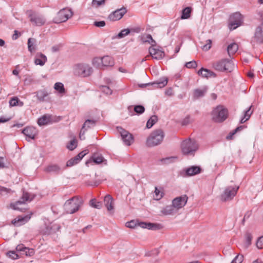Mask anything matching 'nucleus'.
<instances>
[{
	"instance_id": "nucleus-2",
	"label": "nucleus",
	"mask_w": 263,
	"mask_h": 263,
	"mask_svg": "<svg viewBox=\"0 0 263 263\" xmlns=\"http://www.w3.org/2000/svg\"><path fill=\"white\" fill-rule=\"evenodd\" d=\"M213 68L219 71L231 72L235 68V64L231 60L223 59L214 62L212 64Z\"/></svg>"
},
{
	"instance_id": "nucleus-61",
	"label": "nucleus",
	"mask_w": 263,
	"mask_h": 263,
	"mask_svg": "<svg viewBox=\"0 0 263 263\" xmlns=\"http://www.w3.org/2000/svg\"><path fill=\"white\" fill-rule=\"evenodd\" d=\"M192 122V120L191 119V117L190 116H187L183 120L182 124L186 125L191 123Z\"/></svg>"
},
{
	"instance_id": "nucleus-43",
	"label": "nucleus",
	"mask_w": 263,
	"mask_h": 263,
	"mask_svg": "<svg viewBox=\"0 0 263 263\" xmlns=\"http://www.w3.org/2000/svg\"><path fill=\"white\" fill-rule=\"evenodd\" d=\"M163 196V193L161 192L158 187H156L155 192H154V198L156 200H160Z\"/></svg>"
},
{
	"instance_id": "nucleus-8",
	"label": "nucleus",
	"mask_w": 263,
	"mask_h": 263,
	"mask_svg": "<svg viewBox=\"0 0 263 263\" xmlns=\"http://www.w3.org/2000/svg\"><path fill=\"white\" fill-rule=\"evenodd\" d=\"M34 197V195H30L28 193L24 192L23 193L21 198L15 203H11L10 204V206L15 210L23 211V210H25V208H23L21 206L24 204L26 202L31 201Z\"/></svg>"
},
{
	"instance_id": "nucleus-30",
	"label": "nucleus",
	"mask_w": 263,
	"mask_h": 263,
	"mask_svg": "<svg viewBox=\"0 0 263 263\" xmlns=\"http://www.w3.org/2000/svg\"><path fill=\"white\" fill-rule=\"evenodd\" d=\"M114 65L113 59L109 56H104L102 57L103 67L112 66Z\"/></svg>"
},
{
	"instance_id": "nucleus-4",
	"label": "nucleus",
	"mask_w": 263,
	"mask_h": 263,
	"mask_svg": "<svg viewBox=\"0 0 263 263\" xmlns=\"http://www.w3.org/2000/svg\"><path fill=\"white\" fill-rule=\"evenodd\" d=\"M92 68L87 63H78L73 67V73L76 76L83 78L88 77L92 74Z\"/></svg>"
},
{
	"instance_id": "nucleus-50",
	"label": "nucleus",
	"mask_w": 263,
	"mask_h": 263,
	"mask_svg": "<svg viewBox=\"0 0 263 263\" xmlns=\"http://www.w3.org/2000/svg\"><path fill=\"white\" fill-rule=\"evenodd\" d=\"M79 162V161L74 157L67 161L66 165L67 166H72L78 164Z\"/></svg>"
},
{
	"instance_id": "nucleus-46",
	"label": "nucleus",
	"mask_w": 263,
	"mask_h": 263,
	"mask_svg": "<svg viewBox=\"0 0 263 263\" xmlns=\"http://www.w3.org/2000/svg\"><path fill=\"white\" fill-rule=\"evenodd\" d=\"M130 33V30L129 29H124L122 30L117 35V37L119 39L123 38L127 36Z\"/></svg>"
},
{
	"instance_id": "nucleus-37",
	"label": "nucleus",
	"mask_w": 263,
	"mask_h": 263,
	"mask_svg": "<svg viewBox=\"0 0 263 263\" xmlns=\"http://www.w3.org/2000/svg\"><path fill=\"white\" fill-rule=\"evenodd\" d=\"M252 106H250L247 110L245 111L244 116L240 120V123H243L248 120L252 115L253 111L251 110Z\"/></svg>"
},
{
	"instance_id": "nucleus-51",
	"label": "nucleus",
	"mask_w": 263,
	"mask_h": 263,
	"mask_svg": "<svg viewBox=\"0 0 263 263\" xmlns=\"http://www.w3.org/2000/svg\"><path fill=\"white\" fill-rule=\"evenodd\" d=\"M0 192L2 195H6L12 193V191L10 189L0 186Z\"/></svg>"
},
{
	"instance_id": "nucleus-63",
	"label": "nucleus",
	"mask_w": 263,
	"mask_h": 263,
	"mask_svg": "<svg viewBox=\"0 0 263 263\" xmlns=\"http://www.w3.org/2000/svg\"><path fill=\"white\" fill-rule=\"evenodd\" d=\"M86 130H87V129H85V128L83 129V127H82V128L80 131V135H79L80 138L81 140H83L85 139L84 134Z\"/></svg>"
},
{
	"instance_id": "nucleus-52",
	"label": "nucleus",
	"mask_w": 263,
	"mask_h": 263,
	"mask_svg": "<svg viewBox=\"0 0 263 263\" xmlns=\"http://www.w3.org/2000/svg\"><path fill=\"white\" fill-rule=\"evenodd\" d=\"M243 256L242 255H237L232 261L231 263H241L243 261Z\"/></svg>"
},
{
	"instance_id": "nucleus-6",
	"label": "nucleus",
	"mask_w": 263,
	"mask_h": 263,
	"mask_svg": "<svg viewBox=\"0 0 263 263\" xmlns=\"http://www.w3.org/2000/svg\"><path fill=\"white\" fill-rule=\"evenodd\" d=\"M239 188V186L237 185L226 187L220 195V200L224 202L232 200L236 196Z\"/></svg>"
},
{
	"instance_id": "nucleus-11",
	"label": "nucleus",
	"mask_w": 263,
	"mask_h": 263,
	"mask_svg": "<svg viewBox=\"0 0 263 263\" xmlns=\"http://www.w3.org/2000/svg\"><path fill=\"white\" fill-rule=\"evenodd\" d=\"M188 197L186 195L177 197L172 201V204L177 211L186 204Z\"/></svg>"
},
{
	"instance_id": "nucleus-20",
	"label": "nucleus",
	"mask_w": 263,
	"mask_h": 263,
	"mask_svg": "<svg viewBox=\"0 0 263 263\" xmlns=\"http://www.w3.org/2000/svg\"><path fill=\"white\" fill-rule=\"evenodd\" d=\"M30 21L36 26H42L45 23V19L41 15L32 14L30 15Z\"/></svg>"
},
{
	"instance_id": "nucleus-41",
	"label": "nucleus",
	"mask_w": 263,
	"mask_h": 263,
	"mask_svg": "<svg viewBox=\"0 0 263 263\" xmlns=\"http://www.w3.org/2000/svg\"><path fill=\"white\" fill-rule=\"evenodd\" d=\"M54 88L60 93L63 94L65 92V89L64 88V85L61 82L55 83L54 85Z\"/></svg>"
},
{
	"instance_id": "nucleus-44",
	"label": "nucleus",
	"mask_w": 263,
	"mask_h": 263,
	"mask_svg": "<svg viewBox=\"0 0 263 263\" xmlns=\"http://www.w3.org/2000/svg\"><path fill=\"white\" fill-rule=\"evenodd\" d=\"M77 146V141L76 139H73L71 140L69 143L67 145V148L70 150L72 151L76 148Z\"/></svg>"
},
{
	"instance_id": "nucleus-23",
	"label": "nucleus",
	"mask_w": 263,
	"mask_h": 263,
	"mask_svg": "<svg viewBox=\"0 0 263 263\" xmlns=\"http://www.w3.org/2000/svg\"><path fill=\"white\" fill-rule=\"evenodd\" d=\"M198 75L200 76L201 77L203 78H205L206 79H208L209 78L211 77H216V74L213 72L212 71H211L208 69L201 68L198 71Z\"/></svg>"
},
{
	"instance_id": "nucleus-56",
	"label": "nucleus",
	"mask_w": 263,
	"mask_h": 263,
	"mask_svg": "<svg viewBox=\"0 0 263 263\" xmlns=\"http://www.w3.org/2000/svg\"><path fill=\"white\" fill-rule=\"evenodd\" d=\"M246 247H248L251 243V240L252 239V237L251 234L248 233L246 234Z\"/></svg>"
},
{
	"instance_id": "nucleus-32",
	"label": "nucleus",
	"mask_w": 263,
	"mask_h": 263,
	"mask_svg": "<svg viewBox=\"0 0 263 263\" xmlns=\"http://www.w3.org/2000/svg\"><path fill=\"white\" fill-rule=\"evenodd\" d=\"M9 105L11 107L14 106H23L24 103L21 101L17 97H14L9 100Z\"/></svg>"
},
{
	"instance_id": "nucleus-27",
	"label": "nucleus",
	"mask_w": 263,
	"mask_h": 263,
	"mask_svg": "<svg viewBox=\"0 0 263 263\" xmlns=\"http://www.w3.org/2000/svg\"><path fill=\"white\" fill-rule=\"evenodd\" d=\"M47 60V57L45 55L42 53H38L35 56L34 63L36 65L43 66Z\"/></svg>"
},
{
	"instance_id": "nucleus-28",
	"label": "nucleus",
	"mask_w": 263,
	"mask_h": 263,
	"mask_svg": "<svg viewBox=\"0 0 263 263\" xmlns=\"http://www.w3.org/2000/svg\"><path fill=\"white\" fill-rule=\"evenodd\" d=\"M208 90V87L204 86L200 89H196L194 91V98L198 99L200 97H203L206 93Z\"/></svg>"
},
{
	"instance_id": "nucleus-38",
	"label": "nucleus",
	"mask_w": 263,
	"mask_h": 263,
	"mask_svg": "<svg viewBox=\"0 0 263 263\" xmlns=\"http://www.w3.org/2000/svg\"><path fill=\"white\" fill-rule=\"evenodd\" d=\"M97 120H89L88 119L85 121L84 124L83 125V129H87L93 127L96 124Z\"/></svg>"
},
{
	"instance_id": "nucleus-62",
	"label": "nucleus",
	"mask_w": 263,
	"mask_h": 263,
	"mask_svg": "<svg viewBox=\"0 0 263 263\" xmlns=\"http://www.w3.org/2000/svg\"><path fill=\"white\" fill-rule=\"evenodd\" d=\"M94 25L98 27H102L105 25V22L104 21L95 22Z\"/></svg>"
},
{
	"instance_id": "nucleus-48",
	"label": "nucleus",
	"mask_w": 263,
	"mask_h": 263,
	"mask_svg": "<svg viewBox=\"0 0 263 263\" xmlns=\"http://www.w3.org/2000/svg\"><path fill=\"white\" fill-rule=\"evenodd\" d=\"M177 158V157H170L162 159L161 161L163 164H168L174 162Z\"/></svg>"
},
{
	"instance_id": "nucleus-16",
	"label": "nucleus",
	"mask_w": 263,
	"mask_h": 263,
	"mask_svg": "<svg viewBox=\"0 0 263 263\" xmlns=\"http://www.w3.org/2000/svg\"><path fill=\"white\" fill-rule=\"evenodd\" d=\"M22 133L29 139L28 140H29L35 138L37 134V130L35 127L29 126L25 128Z\"/></svg>"
},
{
	"instance_id": "nucleus-12",
	"label": "nucleus",
	"mask_w": 263,
	"mask_h": 263,
	"mask_svg": "<svg viewBox=\"0 0 263 263\" xmlns=\"http://www.w3.org/2000/svg\"><path fill=\"white\" fill-rule=\"evenodd\" d=\"M118 131L120 133L122 139L126 145H130L133 142L132 135L127 131L121 127H117Z\"/></svg>"
},
{
	"instance_id": "nucleus-40",
	"label": "nucleus",
	"mask_w": 263,
	"mask_h": 263,
	"mask_svg": "<svg viewBox=\"0 0 263 263\" xmlns=\"http://www.w3.org/2000/svg\"><path fill=\"white\" fill-rule=\"evenodd\" d=\"M158 121V118L156 116H152L146 123V127L147 128H151Z\"/></svg>"
},
{
	"instance_id": "nucleus-59",
	"label": "nucleus",
	"mask_w": 263,
	"mask_h": 263,
	"mask_svg": "<svg viewBox=\"0 0 263 263\" xmlns=\"http://www.w3.org/2000/svg\"><path fill=\"white\" fill-rule=\"evenodd\" d=\"M137 223L134 220H131L130 221L127 222L125 224L126 227L129 228H135Z\"/></svg>"
},
{
	"instance_id": "nucleus-34",
	"label": "nucleus",
	"mask_w": 263,
	"mask_h": 263,
	"mask_svg": "<svg viewBox=\"0 0 263 263\" xmlns=\"http://www.w3.org/2000/svg\"><path fill=\"white\" fill-rule=\"evenodd\" d=\"M36 40L34 38H29L28 40V48L30 52H33L36 49Z\"/></svg>"
},
{
	"instance_id": "nucleus-22",
	"label": "nucleus",
	"mask_w": 263,
	"mask_h": 263,
	"mask_svg": "<svg viewBox=\"0 0 263 263\" xmlns=\"http://www.w3.org/2000/svg\"><path fill=\"white\" fill-rule=\"evenodd\" d=\"M254 37L257 42L263 43V23L257 27Z\"/></svg>"
},
{
	"instance_id": "nucleus-36",
	"label": "nucleus",
	"mask_w": 263,
	"mask_h": 263,
	"mask_svg": "<svg viewBox=\"0 0 263 263\" xmlns=\"http://www.w3.org/2000/svg\"><path fill=\"white\" fill-rule=\"evenodd\" d=\"M191 8L187 7L183 9L182 11L181 18L182 20L187 19L191 16Z\"/></svg>"
},
{
	"instance_id": "nucleus-53",
	"label": "nucleus",
	"mask_w": 263,
	"mask_h": 263,
	"mask_svg": "<svg viewBox=\"0 0 263 263\" xmlns=\"http://www.w3.org/2000/svg\"><path fill=\"white\" fill-rule=\"evenodd\" d=\"M212 41L211 40H208L206 43L202 47V49L204 51H208L211 47Z\"/></svg>"
},
{
	"instance_id": "nucleus-10",
	"label": "nucleus",
	"mask_w": 263,
	"mask_h": 263,
	"mask_svg": "<svg viewBox=\"0 0 263 263\" xmlns=\"http://www.w3.org/2000/svg\"><path fill=\"white\" fill-rule=\"evenodd\" d=\"M72 14V12L70 9H62L58 13L57 17L54 19V22L55 23L64 22L71 17Z\"/></svg>"
},
{
	"instance_id": "nucleus-60",
	"label": "nucleus",
	"mask_w": 263,
	"mask_h": 263,
	"mask_svg": "<svg viewBox=\"0 0 263 263\" xmlns=\"http://www.w3.org/2000/svg\"><path fill=\"white\" fill-rule=\"evenodd\" d=\"M7 255L13 259H16L18 258V255L14 251H9L7 253Z\"/></svg>"
},
{
	"instance_id": "nucleus-19",
	"label": "nucleus",
	"mask_w": 263,
	"mask_h": 263,
	"mask_svg": "<svg viewBox=\"0 0 263 263\" xmlns=\"http://www.w3.org/2000/svg\"><path fill=\"white\" fill-rule=\"evenodd\" d=\"M31 216L29 215L25 216H18L12 221V223L15 226L18 227L26 223L30 219Z\"/></svg>"
},
{
	"instance_id": "nucleus-35",
	"label": "nucleus",
	"mask_w": 263,
	"mask_h": 263,
	"mask_svg": "<svg viewBox=\"0 0 263 263\" xmlns=\"http://www.w3.org/2000/svg\"><path fill=\"white\" fill-rule=\"evenodd\" d=\"M61 170V168L58 165L52 164L48 165L45 169V171L48 173H59Z\"/></svg>"
},
{
	"instance_id": "nucleus-3",
	"label": "nucleus",
	"mask_w": 263,
	"mask_h": 263,
	"mask_svg": "<svg viewBox=\"0 0 263 263\" xmlns=\"http://www.w3.org/2000/svg\"><path fill=\"white\" fill-rule=\"evenodd\" d=\"M82 200L78 197H74L67 200L64 205V209L68 214H73L78 211L82 205Z\"/></svg>"
},
{
	"instance_id": "nucleus-14",
	"label": "nucleus",
	"mask_w": 263,
	"mask_h": 263,
	"mask_svg": "<svg viewBox=\"0 0 263 263\" xmlns=\"http://www.w3.org/2000/svg\"><path fill=\"white\" fill-rule=\"evenodd\" d=\"M126 12V8L123 7L111 13L108 16V18L111 21H118L120 20Z\"/></svg>"
},
{
	"instance_id": "nucleus-57",
	"label": "nucleus",
	"mask_w": 263,
	"mask_h": 263,
	"mask_svg": "<svg viewBox=\"0 0 263 263\" xmlns=\"http://www.w3.org/2000/svg\"><path fill=\"white\" fill-rule=\"evenodd\" d=\"M88 153V150H85L81 152H80L78 155L76 156V158L80 161V160Z\"/></svg>"
},
{
	"instance_id": "nucleus-47",
	"label": "nucleus",
	"mask_w": 263,
	"mask_h": 263,
	"mask_svg": "<svg viewBox=\"0 0 263 263\" xmlns=\"http://www.w3.org/2000/svg\"><path fill=\"white\" fill-rule=\"evenodd\" d=\"M90 205L93 208L100 209L102 207V203L100 202H97L95 199H91L90 201Z\"/></svg>"
},
{
	"instance_id": "nucleus-33",
	"label": "nucleus",
	"mask_w": 263,
	"mask_h": 263,
	"mask_svg": "<svg viewBox=\"0 0 263 263\" xmlns=\"http://www.w3.org/2000/svg\"><path fill=\"white\" fill-rule=\"evenodd\" d=\"M50 122V116L49 115H44L38 119L37 123L40 126L45 125Z\"/></svg>"
},
{
	"instance_id": "nucleus-45",
	"label": "nucleus",
	"mask_w": 263,
	"mask_h": 263,
	"mask_svg": "<svg viewBox=\"0 0 263 263\" xmlns=\"http://www.w3.org/2000/svg\"><path fill=\"white\" fill-rule=\"evenodd\" d=\"M100 90L106 95H111L112 90L108 86L102 85L100 87Z\"/></svg>"
},
{
	"instance_id": "nucleus-31",
	"label": "nucleus",
	"mask_w": 263,
	"mask_h": 263,
	"mask_svg": "<svg viewBox=\"0 0 263 263\" xmlns=\"http://www.w3.org/2000/svg\"><path fill=\"white\" fill-rule=\"evenodd\" d=\"M238 49V46L236 43H233L230 44L227 47V51L230 57L233 55L236 52Z\"/></svg>"
},
{
	"instance_id": "nucleus-18",
	"label": "nucleus",
	"mask_w": 263,
	"mask_h": 263,
	"mask_svg": "<svg viewBox=\"0 0 263 263\" xmlns=\"http://www.w3.org/2000/svg\"><path fill=\"white\" fill-rule=\"evenodd\" d=\"M104 202L105 207L110 213H114V199L110 195H106L104 197Z\"/></svg>"
},
{
	"instance_id": "nucleus-5",
	"label": "nucleus",
	"mask_w": 263,
	"mask_h": 263,
	"mask_svg": "<svg viewBox=\"0 0 263 263\" xmlns=\"http://www.w3.org/2000/svg\"><path fill=\"white\" fill-rule=\"evenodd\" d=\"M164 137V133L161 129L154 130L146 140V145L149 147L157 146L161 143Z\"/></svg>"
},
{
	"instance_id": "nucleus-39",
	"label": "nucleus",
	"mask_w": 263,
	"mask_h": 263,
	"mask_svg": "<svg viewBox=\"0 0 263 263\" xmlns=\"http://www.w3.org/2000/svg\"><path fill=\"white\" fill-rule=\"evenodd\" d=\"M92 64L94 67L101 68L102 66V58L95 57L92 60Z\"/></svg>"
},
{
	"instance_id": "nucleus-25",
	"label": "nucleus",
	"mask_w": 263,
	"mask_h": 263,
	"mask_svg": "<svg viewBox=\"0 0 263 263\" xmlns=\"http://www.w3.org/2000/svg\"><path fill=\"white\" fill-rule=\"evenodd\" d=\"M201 172V168L198 166H192L185 170L186 175L188 176H194Z\"/></svg>"
},
{
	"instance_id": "nucleus-58",
	"label": "nucleus",
	"mask_w": 263,
	"mask_h": 263,
	"mask_svg": "<svg viewBox=\"0 0 263 263\" xmlns=\"http://www.w3.org/2000/svg\"><path fill=\"white\" fill-rule=\"evenodd\" d=\"M256 247L259 249L263 248V236L258 239L256 242Z\"/></svg>"
},
{
	"instance_id": "nucleus-15",
	"label": "nucleus",
	"mask_w": 263,
	"mask_h": 263,
	"mask_svg": "<svg viewBox=\"0 0 263 263\" xmlns=\"http://www.w3.org/2000/svg\"><path fill=\"white\" fill-rule=\"evenodd\" d=\"M167 83V79L165 78L161 81L154 82L153 83H148L145 84H140L139 85L140 87L143 88L146 86H151L153 88H162L166 85Z\"/></svg>"
},
{
	"instance_id": "nucleus-13",
	"label": "nucleus",
	"mask_w": 263,
	"mask_h": 263,
	"mask_svg": "<svg viewBox=\"0 0 263 263\" xmlns=\"http://www.w3.org/2000/svg\"><path fill=\"white\" fill-rule=\"evenodd\" d=\"M149 55L153 59L159 60L163 58L165 55L164 51L157 48L156 46H151L148 48Z\"/></svg>"
},
{
	"instance_id": "nucleus-21",
	"label": "nucleus",
	"mask_w": 263,
	"mask_h": 263,
	"mask_svg": "<svg viewBox=\"0 0 263 263\" xmlns=\"http://www.w3.org/2000/svg\"><path fill=\"white\" fill-rule=\"evenodd\" d=\"M160 212L161 214L165 216H167L175 215L178 212V211L176 210L173 205L172 204L164 207L161 210Z\"/></svg>"
},
{
	"instance_id": "nucleus-1",
	"label": "nucleus",
	"mask_w": 263,
	"mask_h": 263,
	"mask_svg": "<svg viewBox=\"0 0 263 263\" xmlns=\"http://www.w3.org/2000/svg\"><path fill=\"white\" fill-rule=\"evenodd\" d=\"M181 146L183 155L193 156L198 150L199 144L196 140L189 139L183 141Z\"/></svg>"
},
{
	"instance_id": "nucleus-17",
	"label": "nucleus",
	"mask_w": 263,
	"mask_h": 263,
	"mask_svg": "<svg viewBox=\"0 0 263 263\" xmlns=\"http://www.w3.org/2000/svg\"><path fill=\"white\" fill-rule=\"evenodd\" d=\"M89 161H92L96 164H103L106 165L107 163V160L101 154L98 153L93 154Z\"/></svg>"
},
{
	"instance_id": "nucleus-7",
	"label": "nucleus",
	"mask_w": 263,
	"mask_h": 263,
	"mask_svg": "<svg viewBox=\"0 0 263 263\" xmlns=\"http://www.w3.org/2000/svg\"><path fill=\"white\" fill-rule=\"evenodd\" d=\"M212 117L215 122H221L227 118L228 110L222 106H218L213 109Z\"/></svg>"
},
{
	"instance_id": "nucleus-29",
	"label": "nucleus",
	"mask_w": 263,
	"mask_h": 263,
	"mask_svg": "<svg viewBox=\"0 0 263 263\" xmlns=\"http://www.w3.org/2000/svg\"><path fill=\"white\" fill-rule=\"evenodd\" d=\"M137 225L142 228L153 230H156L158 227L157 224L150 222H140L138 223Z\"/></svg>"
},
{
	"instance_id": "nucleus-9",
	"label": "nucleus",
	"mask_w": 263,
	"mask_h": 263,
	"mask_svg": "<svg viewBox=\"0 0 263 263\" xmlns=\"http://www.w3.org/2000/svg\"><path fill=\"white\" fill-rule=\"evenodd\" d=\"M242 22V17L240 13H235L229 18V27L230 30H234L240 26Z\"/></svg>"
},
{
	"instance_id": "nucleus-49",
	"label": "nucleus",
	"mask_w": 263,
	"mask_h": 263,
	"mask_svg": "<svg viewBox=\"0 0 263 263\" xmlns=\"http://www.w3.org/2000/svg\"><path fill=\"white\" fill-rule=\"evenodd\" d=\"M134 111L138 114H142L145 111V108L142 105H136L134 107Z\"/></svg>"
},
{
	"instance_id": "nucleus-26",
	"label": "nucleus",
	"mask_w": 263,
	"mask_h": 263,
	"mask_svg": "<svg viewBox=\"0 0 263 263\" xmlns=\"http://www.w3.org/2000/svg\"><path fill=\"white\" fill-rule=\"evenodd\" d=\"M140 40L143 43H147L151 45L152 46H156V42L153 40L152 36L150 34H143L140 37Z\"/></svg>"
},
{
	"instance_id": "nucleus-64",
	"label": "nucleus",
	"mask_w": 263,
	"mask_h": 263,
	"mask_svg": "<svg viewBox=\"0 0 263 263\" xmlns=\"http://www.w3.org/2000/svg\"><path fill=\"white\" fill-rule=\"evenodd\" d=\"M5 167L4 162V158L2 157H0V167L4 168Z\"/></svg>"
},
{
	"instance_id": "nucleus-42",
	"label": "nucleus",
	"mask_w": 263,
	"mask_h": 263,
	"mask_svg": "<svg viewBox=\"0 0 263 263\" xmlns=\"http://www.w3.org/2000/svg\"><path fill=\"white\" fill-rule=\"evenodd\" d=\"M106 0H92L91 2V6L97 8L101 6H103L105 4Z\"/></svg>"
},
{
	"instance_id": "nucleus-55",
	"label": "nucleus",
	"mask_w": 263,
	"mask_h": 263,
	"mask_svg": "<svg viewBox=\"0 0 263 263\" xmlns=\"http://www.w3.org/2000/svg\"><path fill=\"white\" fill-rule=\"evenodd\" d=\"M185 66L188 68H194L197 66V64L195 61L188 62L186 63Z\"/></svg>"
},
{
	"instance_id": "nucleus-54",
	"label": "nucleus",
	"mask_w": 263,
	"mask_h": 263,
	"mask_svg": "<svg viewBox=\"0 0 263 263\" xmlns=\"http://www.w3.org/2000/svg\"><path fill=\"white\" fill-rule=\"evenodd\" d=\"M243 128V126H240L237 127L235 130H234L232 132L230 133V134L227 137L228 139H230L232 138V136L237 132L241 130Z\"/></svg>"
},
{
	"instance_id": "nucleus-24",
	"label": "nucleus",
	"mask_w": 263,
	"mask_h": 263,
	"mask_svg": "<svg viewBox=\"0 0 263 263\" xmlns=\"http://www.w3.org/2000/svg\"><path fill=\"white\" fill-rule=\"evenodd\" d=\"M35 94L37 100L43 102L46 101V98L48 97L49 93L46 89H41L36 91Z\"/></svg>"
}]
</instances>
